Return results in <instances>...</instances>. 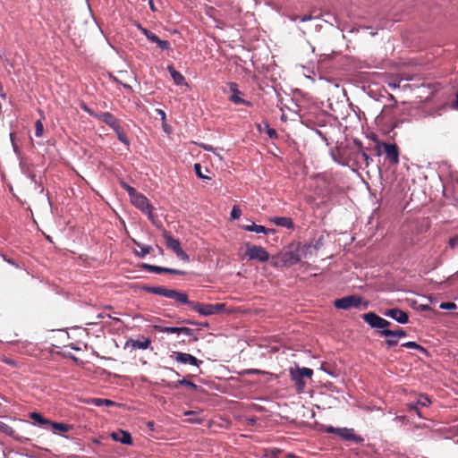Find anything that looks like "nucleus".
Segmentation results:
<instances>
[{"instance_id":"f257e3e1","label":"nucleus","mask_w":458,"mask_h":458,"mask_svg":"<svg viewBox=\"0 0 458 458\" xmlns=\"http://www.w3.org/2000/svg\"><path fill=\"white\" fill-rule=\"evenodd\" d=\"M142 290L148 293L173 299L178 304L187 305L190 308H191V303H192V301L189 300L188 294L185 292L171 290V289H167L163 286H148V285L143 286Z\"/></svg>"},{"instance_id":"f03ea898","label":"nucleus","mask_w":458,"mask_h":458,"mask_svg":"<svg viewBox=\"0 0 458 458\" xmlns=\"http://www.w3.org/2000/svg\"><path fill=\"white\" fill-rule=\"evenodd\" d=\"M334 306L337 310H347L350 309L367 310L369 307V301H363L362 297L352 294L336 299L334 301Z\"/></svg>"},{"instance_id":"7ed1b4c3","label":"nucleus","mask_w":458,"mask_h":458,"mask_svg":"<svg viewBox=\"0 0 458 458\" xmlns=\"http://www.w3.org/2000/svg\"><path fill=\"white\" fill-rule=\"evenodd\" d=\"M388 98L391 103L383 106L382 111L377 118L381 120H386L390 125L394 128L397 127L400 123L396 116V110L398 109V106L393 95H389Z\"/></svg>"},{"instance_id":"20e7f679","label":"nucleus","mask_w":458,"mask_h":458,"mask_svg":"<svg viewBox=\"0 0 458 458\" xmlns=\"http://www.w3.org/2000/svg\"><path fill=\"white\" fill-rule=\"evenodd\" d=\"M354 145L357 147V150L353 153L355 164L361 168L362 166L368 167L373 161L372 157L368 154V148L362 146V143L359 140H353Z\"/></svg>"},{"instance_id":"39448f33","label":"nucleus","mask_w":458,"mask_h":458,"mask_svg":"<svg viewBox=\"0 0 458 458\" xmlns=\"http://www.w3.org/2000/svg\"><path fill=\"white\" fill-rule=\"evenodd\" d=\"M132 205L147 215L148 218L155 224V216L153 215V207L148 199L142 194L137 193L131 199Z\"/></svg>"},{"instance_id":"423d86ee","label":"nucleus","mask_w":458,"mask_h":458,"mask_svg":"<svg viewBox=\"0 0 458 458\" xmlns=\"http://www.w3.org/2000/svg\"><path fill=\"white\" fill-rule=\"evenodd\" d=\"M166 247L170 250H172L177 258H179L182 260L189 261L190 258L189 255L181 248L180 241L174 238L168 232L164 231L162 233Z\"/></svg>"},{"instance_id":"0eeeda50","label":"nucleus","mask_w":458,"mask_h":458,"mask_svg":"<svg viewBox=\"0 0 458 458\" xmlns=\"http://www.w3.org/2000/svg\"><path fill=\"white\" fill-rule=\"evenodd\" d=\"M381 147L384 149L386 159L392 165L399 164V150L395 143L382 142L377 145V154H380Z\"/></svg>"},{"instance_id":"6e6552de","label":"nucleus","mask_w":458,"mask_h":458,"mask_svg":"<svg viewBox=\"0 0 458 458\" xmlns=\"http://www.w3.org/2000/svg\"><path fill=\"white\" fill-rule=\"evenodd\" d=\"M246 256L250 260L266 262L269 259V254L262 246L246 244Z\"/></svg>"},{"instance_id":"1a4fd4ad","label":"nucleus","mask_w":458,"mask_h":458,"mask_svg":"<svg viewBox=\"0 0 458 458\" xmlns=\"http://www.w3.org/2000/svg\"><path fill=\"white\" fill-rule=\"evenodd\" d=\"M312 375L313 370L309 368H297L295 370H291V378L295 383L298 392L302 391L306 385L304 377H311Z\"/></svg>"},{"instance_id":"9d476101","label":"nucleus","mask_w":458,"mask_h":458,"mask_svg":"<svg viewBox=\"0 0 458 458\" xmlns=\"http://www.w3.org/2000/svg\"><path fill=\"white\" fill-rule=\"evenodd\" d=\"M362 319L368 323L372 328H378L381 330L387 329L390 322L382 318L374 312H369L362 315Z\"/></svg>"},{"instance_id":"9b49d317","label":"nucleus","mask_w":458,"mask_h":458,"mask_svg":"<svg viewBox=\"0 0 458 458\" xmlns=\"http://www.w3.org/2000/svg\"><path fill=\"white\" fill-rule=\"evenodd\" d=\"M313 247L311 245H304L301 249H298L295 251H289L285 254V261L291 264H296L300 262L303 258L307 257L308 252H311Z\"/></svg>"},{"instance_id":"f8f14e48","label":"nucleus","mask_w":458,"mask_h":458,"mask_svg":"<svg viewBox=\"0 0 458 458\" xmlns=\"http://www.w3.org/2000/svg\"><path fill=\"white\" fill-rule=\"evenodd\" d=\"M141 267L146 271L156 273V274L167 273V274L179 275V276L185 275V272L182 270L168 268V267L150 265V264H147V263L142 264Z\"/></svg>"},{"instance_id":"ddd939ff","label":"nucleus","mask_w":458,"mask_h":458,"mask_svg":"<svg viewBox=\"0 0 458 458\" xmlns=\"http://www.w3.org/2000/svg\"><path fill=\"white\" fill-rule=\"evenodd\" d=\"M229 88H230V91H231V96L229 98V99L233 103V104H236V105H244V106H251L252 104L251 102L248 101V100H245L243 99L241 96L242 95V93L238 89V85L237 83L235 82H231L229 84Z\"/></svg>"},{"instance_id":"4468645a","label":"nucleus","mask_w":458,"mask_h":458,"mask_svg":"<svg viewBox=\"0 0 458 458\" xmlns=\"http://www.w3.org/2000/svg\"><path fill=\"white\" fill-rule=\"evenodd\" d=\"M384 315L393 318L400 324H406L409 321L408 314L398 308L386 310L384 312Z\"/></svg>"},{"instance_id":"2eb2a0df","label":"nucleus","mask_w":458,"mask_h":458,"mask_svg":"<svg viewBox=\"0 0 458 458\" xmlns=\"http://www.w3.org/2000/svg\"><path fill=\"white\" fill-rule=\"evenodd\" d=\"M174 354V360L182 364H191L192 366L199 367L202 363V360H198L195 356L190 353L175 352Z\"/></svg>"},{"instance_id":"dca6fc26","label":"nucleus","mask_w":458,"mask_h":458,"mask_svg":"<svg viewBox=\"0 0 458 458\" xmlns=\"http://www.w3.org/2000/svg\"><path fill=\"white\" fill-rule=\"evenodd\" d=\"M191 309L199 313L200 316L208 317L214 315L213 304L192 301V303H191Z\"/></svg>"},{"instance_id":"f3484780","label":"nucleus","mask_w":458,"mask_h":458,"mask_svg":"<svg viewBox=\"0 0 458 458\" xmlns=\"http://www.w3.org/2000/svg\"><path fill=\"white\" fill-rule=\"evenodd\" d=\"M337 435L344 440L353 441L354 443H360L363 438L357 436L352 428H342L337 429Z\"/></svg>"},{"instance_id":"a211bd4d","label":"nucleus","mask_w":458,"mask_h":458,"mask_svg":"<svg viewBox=\"0 0 458 458\" xmlns=\"http://www.w3.org/2000/svg\"><path fill=\"white\" fill-rule=\"evenodd\" d=\"M96 118L99 121L106 123L107 126H109L111 129H116L117 126L120 125L119 120L116 119L111 113L109 112H104V113H98V115H96Z\"/></svg>"},{"instance_id":"6ab92c4d","label":"nucleus","mask_w":458,"mask_h":458,"mask_svg":"<svg viewBox=\"0 0 458 458\" xmlns=\"http://www.w3.org/2000/svg\"><path fill=\"white\" fill-rule=\"evenodd\" d=\"M111 437L114 441L119 442V443L123 444V445H131L132 444L131 436L127 431L119 430V431H116V432H113L111 434Z\"/></svg>"},{"instance_id":"aec40b11","label":"nucleus","mask_w":458,"mask_h":458,"mask_svg":"<svg viewBox=\"0 0 458 458\" xmlns=\"http://www.w3.org/2000/svg\"><path fill=\"white\" fill-rule=\"evenodd\" d=\"M270 221L276 226L284 227L287 229H293L294 224L291 217L287 216H273Z\"/></svg>"},{"instance_id":"412c9836","label":"nucleus","mask_w":458,"mask_h":458,"mask_svg":"<svg viewBox=\"0 0 458 458\" xmlns=\"http://www.w3.org/2000/svg\"><path fill=\"white\" fill-rule=\"evenodd\" d=\"M150 343L148 338L143 341L130 339L126 342L125 346H131L132 349L145 350L150 345Z\"/></svg>"},{"instance_id":"4be33fe9","label":"nucleus","mask_w":458,"mask_h":458,"mask_svg":"<svg viewBox=\"0 0 458 458\" xmlns=\"http://www.w3.org/2000/svg\"><path fill=\"white\" fill-rule=\"evenodd\" d=\"M167 70L172 77V79L174 80V83L178 86H182V85H184L186 84L185 82V78L182 75V73H180L178 71H176L174 66L172 65H169L167 67Z\"/></svg>"},{"instance_id":"5701e85b","label":"nucleus","mask_w":458,"mask_h":458,"mask_svg":"<svg viewBox=\"0 0 458 458\" xmlns=\"http://www.w3.org/2000/svg\"><path fill=\"white\" fill-rule=\"evenodd\" d=\"M379 334L385 337H397L398 339L400 337H405L407 335L406 332L402 328H399L397 330L384 329L381 330Z\"/></svg>"},{"instance_id":"b1692460","label":"nucleus","mask_w":458,"mask_h":458,"mask_svg":"<svg viewBox=\"0 0 458 458\" xmlns=\"http://www.w3.org/2000/svg\"><path fill=\"white\" fill-rule=\"evenodd\" d=\"M166 386L171 388H177L178 386H186L193 390L198 389V386L186 378L180 379L176 382H167Z\"/></svg>"},{"instance_id":"393cba45","label":"nucleus","mask_w":458,"mask_h":458,"mask_svg":"<svg viewBox=\"0 0 458 458\" xmlns=\"http://www.w3.org/2000/svg\"><path fill=\"white\" fill-rule=\"evenodd\" d=\"M30 418L33 420L35 422H37L38 426L42 427L43 428H47V426H49V423H51L50 420L44 418L38 412H31L30 414Z\"/></svg>"},{"instance_id":"a878e982","label":"nucleus","mask_w":458,"mask_h":458,"mask_svg":"<svg viewBox=\"0 0 458 458\" xmlns=\"http://www.w3.org/2000/svg\"><path fill=\"white\" fill-rule=\"evenodd\" d=\"M242 229L245 231H248V232H255L257 233H265V234L268 233L269 232L274 231L272 229H267L263 225H258L254 224L253 222L250 225H243Z\"/></svg>"},{"instance_id":"bb28decb","label":"nucleus","mask_w":458,"mask_h":458,"mask_svg":"<svg viewBox=\"0 0 458 458\" xmlns=\"http://www.w3.org/2000/svg\"><path fill=\"white\" fill-rule=\"evenodd\" d=\"M133 244L140 248V251H135V255H137L140 258H144L148 254L150 253L152 250V247L149 245H142L140 242L136 241L135 239H132Z\"/></svg>"},{"instance_id":"cd10ccee","label":"nucleus","mask_w":458,"mask_h":458,"mask_svg":"<svg viewBox=\"0 0 458 458\" xmlns=\"http://www.w3.org/2000/svg\"><path fill=\"white\" fill-rule=\"evenodd\" d=\"M89 403L93 404L94 406L100 407L102 405H106L108 407L115 406L117 403L112 400L109 399H102V398H92L89 401Z\"/></svg>"},{"instance_id":"c85d7f7f","label":"nucleus","mask_w":458,"mask_h":458,"mask_svg":"<svg viewBox=\"0 0 458 458\" xmlns=\"http://www.w3.org/2000/svg\"><path fill=\"white\" fill-rule=\"evenodd\" d=\"M49 426L51 427V429L54 433H56L57 430H60L63 432H68L72 428V426H70L68 424L55 422L52 420H51V423H49Z\"/></svg>"},{"instance_id":"c756f323","label":"nucleus","mask_w":458,"mask_h":458,"mask_svg":"<svg viewBox=\"0 0 458 458\" xmlns=\"http://www.w3.org/2000/svg\"><path fill=\"white\" fill-rule=\"evenodd\" d=\"M114 132L116 133L117 139L123 143L126 146L130 145V140L125 134V132L123 131L121 125L117 126L116 129H114Z\"/></svg>"},{"instance_id":"7c9ffc66","label":"nucleus","mask_w":458,"mask_h":458,"mask_svg":"<svg viewBox=\"0 0 458 458\" xmlns=\"http://www.w3.org/2000/svg\"><path fill=\"white\" fill-rule=\"evenodd\" d=\"M402 346L409 348V349H415L423 353L427 352V350L423 346L418 344L416 342H411V341L406 342V343L403 344Z\"/></svg>"},{"instance_id":"2f4dec72","label":"nucleus","mask_w":458,"mask_h":458,"mask_svg":"<svg viewBox=\"0 0 458 458\" xmlns=\"http://www.w3.org/2000/svg\"><path fill=\"white\" fill-rule=\"evenodd\" d=\"M0 432L7 435V436H13L14 430L12 427L7 425L6 423L0 420Z\"/></svg>"},{"instance_id":"473e14b6","label":"nucleus","mask_w":458,"mask_h":458,"mask_svg":"<svg viewBox=\"0 0 458 458\" xmlns=\"http://www.w3.org/2000/svg\"><path fill=\"white\" fill-rule=\"evenodd\" d=\"M414 403H418V406L427 407L431 403L430 399L428 395L421 394Z\"/></svg>"},{"instance_id":"72a5a7b5","label":"nucleus","mask_w":458,"mask_h":458,"mask_svg":"<svg viewBox=\"0 0 458 458\" xmlns=\"http://www.w3.org/2000/svg\"><path fill=\"white\" fill-rule=\"evenodd\" d=\"M121 186L129 194V196L131 197V199L138 193L137 191L133 187H131V185H129L128 183H126L124 182H121Z\"/></svg>"},{"instance_id":"f704fd0d","label":"nucleus","mask_w":458,"mask_h":458,"mask_svg":"<svg viewBox=\"0 0 458 458\" xmlns=\"http://www.w3.org/2000/svg\"><path fill=\"white\" fill-rule=\"evenodd\" d=\"M407 409L410 411H414L420 418H422L420 406H418V403H414V402H410L407 403Z\"/></svg>"},{"instance_id":"c9c22d12","label":"nucleus","mask_w":458,"mask_h":458,"mask_svg":"<svg viewBox=\"0 0 458 458\" xmlns=\"http://www.w3.org/2000/svg\"><path fill=\"white\" fill-rule=\"evenodd\" d=\"M44 133V126L41 120H38L35 123V135L41 137Z\"/></svg>"},{"instance_id":"e433bc0d","label":"nucleus","mask_w":458,"mask_h":458,"mask_svg":"<svg viewBox=\"0 0 458 458\" xmlns=\"http://www.w3.org/2000/svg\"><path fill=\"white\" fill-rule=\"evenodd\" d=\"M201 165L200 164H195L194 165V170H195V173L197 174V176L199 178V179H202V180H210V177L208 176H206L202 174L201 172Z\"/></svg>"},{"instance_id":"4c0bfd02","label":"nucleus","mask_w":458,"mask_h":458,"mask_svg":"<svg viewBox=\"0 0 458 458\" xmlns=\"http://www.w3.org/2000/svg\"><path fill=\"white\" fill-rule=\"evenodd\" d=\"M155 43L161 50H168L170 48V43L167 40H162L157 38V40L155 41Z\"/></svg>"},{"instance_id":"58836bf2","label":"nucleus","mask_w":458,"mask_h":458,"mask_svg":"<svg viewBox=\"0 0 458 458\" xmlns=\"http://www.w3.org/2000/svg\"><path fill=\"white\" fill-rule=\"evenodd\" d=\"M181 327H165L160 329L161 332L166 333V334H180Z\"/></svg>"},{"instance_id":"ea45409f","label":"nucleus","mask_w":458,"mask_h":458,"mask_svg":"<svg viewBox=\"0 0 458 458\" xmlns=\"http://www.w3.org/2000/svg\"><path fill=\"white\" fill-rule=\"evenodd\" d=\"M230 215H231V219H233V220L238 219V218H240V216L242 215V210L237 206H233L231 210Z\"/></svg>"},{"instance_id":"a19ab883","label":"nucleus","mask_w":458,"mask_h":458,"mask_svg":"<svg viewBox=\"0 0 458 458\" xmlns=\"http://www.w3.org/2000/svg\"><path fill=\"white\" fill-rule=\"evenodd\" d=\"M226 305L225 303L213 304V313L218 314L225 310Z\"/></svg>"},{"instance_id":"79ce46f5","label":"nucleus","mask_w":458,"mask_h":458,"mask_svg":"<svg viewBox=\"0 0 458 458\" xmlns=\"http://www.w3.org/2000/svg\"><path fill=\"white\" fill-rule=\"evenodd\" d=\"M143 35H145L146 38L153 43H155V41H157L158 38L156 34H154L148 30H143Z\"/></svg>"},{"instance_id":"37998d69","label":"nucleus","mask_w":458,"mask_h":458,"mask_svg":"<svg viewBox=\"0 0 458 458\" xmlns=\"http://www.w3.org/2000/svg\"><path fill=\"white\" fill-rule=\"evenodd\" d=\"M440 309L442 310H453L456 308V305L455 303L454 302H442L439 306Z\"/></svg>"},{"instance_id":"c03bdc74","label":"nucleus","mask_w":458,"mask_h":458,"mask_svg":"<svg viewBox=\"0 0 458 458\" xmlns=\"http://www.w3.org/2000/svg\"><path fill=\"white\" fill-rule=\"evenodd\" d=\"M386 344H387V347L388 348H391L393 346H395L397 345L398 344V338L397 337H387L386 341Z\"/></svg>"},{"instance_id":"a18cd8bd","label":"nucleus","mask_w":458,"mask_h":458,"mask_svg":"<svg viewBox=\"0 0 458 458\" xmlns=\"http://www.w3.org/2000/svg\"><path fill=\"white\" fill-rule=\"evenodd\" d=\"M267 134L270 139H276L277 133L275 129L270 128L268 125H267Z\"/></svg>"},{"instance_id":"49530a36","label":"nucleus","mask_w":458,"mask_h":458,"mask_svg":"<svg viewBox=\"0 0 458 458\" xmlns=\"http://www.w3.org/2000/svg\"><path fill=\"white\" fill-rule=\"evenodd\" d=\"M449 245L453 249L458 247V234L449 239Z\"/></svg>"},{"instance_id":"de8ad7c7","label":"nucleus","mask_w":458,"mask_h":458,"mask_svg":"<svg viewBox=\"0 0 458 458\" xmlns=\"http://www.w3.org/2000/svg\"><path fill=\"white\" fill-rule=\"evenodd\" d=\"M10 140H11V142H12L13 152L16 155H19L20 154V150H19V148H18L17 144L14 142V139H13V133H10Z\"/></svg>"},{"instance_id":"09e8293b","label":"nucleus","mask_w":458,"mask_h":458,"mask_svg":"<svg viewBox=\"0 0 458 458\" xmlns=\"http://www.w3.org/2000/svg\"><path fill=\"white\" fill-rule=\"evenodd\" d=\"M180 330H181V331H180V334H183V335H187V336H191V335H193V330H192V329H191V328H189V327H181V329H180Z\"/></svg>"},{"instance_id":"8fccbe9b","label":"nucleus","mask_w":458,"mask_h":458,"mask_svg":"<svg viewBox=\"0 0 458 458\" xmlns=\"http://www.w3.org/2000/svg\"><path fill=\"white\" fill-rule=\"evenodd\" d=\"M81 108H82L85 112H87L90 116H93V117H95V118H96V115H98V113L94 112L92 109H90L89 107H88L85 104H83V105L81 106Z\"/></svg>"},{"instance_id":"3c124183","label":"nucleus","mask_w":458,"mask_h":458,"mask_svg":"<svg viewBox=\"0 0 458 458\" xmlns=\"http://www.w3.org/2000/svg\"><path fill=\"white\" fill-rule=\"evenodd\" d=\"M201 148L206 151L216 153V148L211 145L202 144Z\"/></svg>"},{"instance_id":"603ef678","label":"nucleus","mask_w":458,"mask_h":458,"mask_svg":"<svg viewBox=\"0 0 458 458\" xmlns=\"http://www.w3.org/2000/svg\"><path fill=\"white\" fill-rule=\"evenodd\" d=\"M315 132L322 139L323 141L327 143V138L326 134H324L321 131L317 129L315 130Z\"/></svg>"},{"instance_id":"864d4df0","label":"nucleus","mask_w":458,"mask_h":458,"mask_svg":"<svg viewBox=\"0 0 458 458\" xmlns=\"http://www.w3.org/2000/svg\"><path fill=\"white\" fill-rule=\"evenodd\" d=\"M299 19H300L301 22H306V21H311L313 19V17L311 15H303V16L300 17Z\"/></svg>"},{"instance_id":"5fc2aeb1","label":"nucleus","mask_w":458,"mask_h":458,"mask_svg":"<svg viewBox=\"0 0 458 458\" xmlns=\"http://www.w3.org/2000/svg\"><path fill=\"white\" fill-rule=\"evenodd\" d=\"M1 257L3 258V259L4 261H6L7 263L13 265V266H17L16 263L14 262V260L11 259H8L4 254H1Z\"/></svg>"},{"instance_id":"6e6d98bb","label":"nucleus","mask_w":458,"mask_h":458,"mask_svg":"<svg viewBox=\"0 0 458 458\" xmlns=\"http://www.w3.org/2000/svg\"><path fill=\"white\" fill-rule=\"evenodd\" d=\"M338 428H334V427L330 426V427H328V428H327V432H328V433L337 434V429H338Z\"/></svg>"},{"instance_id":"4d7b16f0","label":"nucleus","mask_w":458,"mask_h":458,"mask_svg":"<svg viewBox=\"0 0 458 458\" xmlns=\"http://www.w3.org/2000/svg\"><path fill=\"white\" fill-rule=\"evenodd\" d=\"M29 178L31 180L32 182H34L35 184L38 183V181H37V177H36V174H28Z\"/></svg>"},{"instance_id":"13d9d810","label":"nucleus","mask_w":458,"mask_h":458,"mask_svg":"<svg viewBox=\"0 0 458 458\" xmlns=\"http://www.w3.org/2000/svg\"><path fill=\"white\" fill-rule=\"evenodd\" d=\"M148 5H149V8L152 12H157V8L154 4V1L153 0H148Z\"/></svg>"},{"instance_id":"bf43d9fd","label":"nucleus","mask_w":458,"mask_h":458,"mask_svg":"<svg viewBox=\"0 0 458 458\" xmlns=\"http://www.w3.org/2000/svg\"><path fill=\"white\" fill-rule=\"evenodd\" d=\"M157 114L161 116L162 120H165V113L162 109H157Z\"/></svg>"},{"instance_id":"052dcab7","label":"nucleus","mask_w":458,"mask_h":458,"mask_svg":"<svg viewBox=\"0 0 458 458\" xmlns=\"http://www.w3.org/2000/svg\"><path fill=\"white\" fill-rule=\"evenodd\" d=\"M147 427L151 430V431H154L155 429V423L153 421H148L147 423Z\"/></svg>"},{"instance_id":"680f3d73","label":"nucleus","mask_w":458,"mask_h":458,"mask_svg":"<svg viewBox=\"0 0 458 458\" xmlns=\"http://www.w3.org/2000/svg\"><path fill=\"white\" fill-rule=\"evenodd\" d=\"M197 326L208 327V322L199 323V324L197 323Z\"/></svg>"},{"instance_id":"e2e57ef3","label":"nucleus","mask_w":458,"mask_h":458,"mask_svg":"<svg viewBox=\"0 0 458 458\" xmlns=\"http://www.w3.org/2000/svg\"><path fill=\"white\" fill-rule=\"evenodd\" d=\"M108 318L114 319L115 322L122 323V320L118 318H112L110 315H108Z\"/></svg>"},{"instance_id":"0e129e2a","label":"nucleus","mask_w":458,"mask_h":458,"mask_svg":"<svg viewBox=\"0 0 458 458\" xmlns=\"http://www.w3.org/2000/svg\"><path fill=\"white\" fill-rule=\"evenodd\" d=\"M389 87H391L393 89H396L399 87V85L397 83H389Z\"/></svg>"},{"instance_id":"69168bd1","label":"nucleus","mask_w":458,"mask_h":458,"mask_svg":"<svg viewBox=\"0 0 458 458\" xmlns=\"http://www.w3.org/2000/svg\"><path fill=\"white\" fill-rule=\"evenodd\" d=\"M185 322H186L187 324H189V325H195V326H197V323H196V322H194V321H192V320H190V319L185 320Z\"/></svg>"},{"instance_id":"338daca9","label":"nucleus","mask_w":458,"mask_h":458,"mask_svg":"<svg viewBox=\"0 0 458 458\" xmlns=\"http://www.w3.org/2000/svg\"><path fill=\"white\" fill-rule=\"evenodd\" d=\"M137 27L141 31L142 34H143V30H147L146 28L142 27L141 24H138Z\"/></svg>"},{"instance_id":"774afa93","label":"nucleus","mask_w":458,"mask_h":458,"mask_svg":"<svg viewBox=\"0 0 458 458\" xmlns=\"http://www.w3.org/2000/svg\"><path fill=\"white\" fill-rule=\"evenodd\" d=\"M286 458H297L294 454H289Z\"/></svg>"}]
</instances>
